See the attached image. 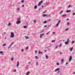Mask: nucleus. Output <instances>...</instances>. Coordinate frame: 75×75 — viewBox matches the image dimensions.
Instances as JSON below:
<instances>
[{
	"mask_svg": "<svg viewBox=\"0 0 75 75\" xmlns=\"http://www.w3.org/2000/svg\"><path fill=\"white\" fill-rule=\"evenodd\" d=\"M20 19L18 18L17 22H16V24H19L21 23V21H20Z\"/></svg>",
	"mask_w": 75,
	"mask_h": 75,
	"instance_id": "1",
	"label": "nucleus"
},
{
	"mask_svg": "<svg viewBox=\"0 0 75 75\" xmlns=\"http://www.w3.org/2000/svg\"><path fill=\"white\" fill-rule=\"evenodd\" d=\"M14 37V34L13 32H12L11 33V38H13Z\"/></svg>",
	"mask_w": 75,
	"mask_h": 75,
	"instance_id": "2",
	"label": "nucleus"
},
{
	"mask_svg": "<svg viewBox=\"0 0 75 75\" xmlns=\"http://www.w3.org/2000/svg\"><path fill=\"white\" fill-rule=\"evenodd\" d=\"M72 57L71 56H70L69 58V62H70L72 60Z\"/></svg>",
	"mask_w": 75,
	"mask_h": 75,
	"instance_id": "3",
	"label": "nucleus"
},
{
	"mask_svg": "<svg viewBox=\"0 0 75 75\" xmlns=\"http://www.w3.org/2000/svg\"><path fill=\"white\" fill-rule=\"evenodd\" d=\"M43 2V1L42 0L38 4V6H40L41 4Z\"/></svg>",
	"mask_w": 75,
	"mask_h": 75,
	"instance_id": "4",
	"label": "nucleus"
},
{
	"mask_svg": "<svg viewBox=\"0 0 75 75\" xmlns=\"http://www.w3.org/2000/svg\"><path fill=\"white\" fill-rule=\"evenodd\" d=\"M71 10H67L66 12V13H71Z\"/></svg>",
	"mask_w": 75,
	"mask_h": 75,
	"instance_id": "5",
	"label": "nucleus"
},
{
	"mask_svg": "<svg viewBox=\"0 0 75 75\" xmlns=\"http://www.w3.org/2000/svg\"><path fill=\"white\" fill-rule=\"evenodd\" d=\"M17 64L16 65V67H17V68H18V66L19 65V62L18 61L17 62Z\"/></svg>",
	"mask_w": 75,
	"mask_h": 75,
	"instance_id": "6",
	"label": "nucleus"
},
{
	"mask_svg": "<svg viewBox=\"0 0 75 75\" xmlns=\"http://www.w3.org/2000/svg\"><path fill=\"white\" fill-rule=\"evenodd\" d=\"M68 43H69V42L67 41L66 42H64L65 44H66V45H67V44H68Z\"/></svg>",
	"mask_w": 75,
	"mask_h": 75,
	"instance_id": "7",
	"label": "nucleus"
},
{
	"mask_svg": "<svg viewBox=\"0 0 75 75\" xmlns=\"http://www.w3.org/2000/svg\"><path fill=\"white\" fill-rule=\"evenodd\" d=\"M59 68H57L55 70V72H57V71H59Z\"/></svg>",
	"mask_w": 75,
	"mask_h": 75,
	"instance_id": "8",
	"label": "nucleus"
},
{
	"mask_svg": "<svg viewBox=\"0 0 75 75\" xmlns=\"http://www.w3.org/2000/svg\"><path fill=\"white\" fill-rule=\"evenodd\" d=\"M64 64V59H62L61 64Z\"/></svg>",
	"mask_w": 75,
	"mask_h": 75,
	"instance_id": "9",
	"label": "nucleus"
},
{
	"mask_svg": "<svg viewBox=\"0 0 75 75\" xmlns=\"http://www.w3.org/2000/svg\"><path fill=\"white\" fill-rule=\"evenodd\" d=\"M42 35H44V34H42L40 35V38H42Z\"/></svg>",
	"mask_w": 75,
	"mask_h": 75,
	"instance_id": "10",
	"label": "nucleus"
},
{
	"mask_svg": "<svg viewBox=\"0 0 75 75\" xmlns=\"http://www.w3.org/2000/svg\"><path fill=\"white\" fill-rule=\"evenodd\" d=\"M25 38H26V39H29V37H28V36H25Z\"/></svg>",
	"mask_w": 75,
	"mask_h": 75,
	"instance_id": "11",
	"label": "nucleus"
},
{
	"mask_svg": "<svg viewBox=\"0 0 75 75\" xmlns=\"http://www.w3.org/2000/svg\"><path fill=\"white\" fill-rule=\"evenodd\" d=\"M38 54H42V52H41L40 51H39V53H38Z\"/></svg>",
	"mask_w": 75,
	"mask_h": 75,
	"instance_id": "12",
	"label": "nucleus"
},
{
	"mask_svg": "<svg viewBox=\"0 0 75 75\" xmlns=\"http://www.w3.org/2000/svg\"><path fill=\"white\" fill-rule=\"evenodd\" d=\"M70 51H72V50H73V47H72L71 48H70Z\"/></svg>",
	"mask_w": 75,
	"mask_h": 75,
	"instance_id": "13",
	"label": "nucleus"
},
{
	"mask_svg": "<svg viewBox=\"0 0 75 75\" xmlns=\"http://www.w3.org/2000/svg\"><path fill=\"white\" fill-rule=\"evenodd\" d=\"M47 21H44V22L43 23V24H45L46 23H47Z\"/></svg>",
	"mask_w": 75,
	"mask_h": 75,
	"instance_id": "14",
	"label": "nucleus"
},
{
	"mask_svg": "<svg viewBox=\"0 0 75 75\" xmlns=\"http://www.w3.org/2000/svg\"><path fill=\"white\" fill-rule=\"evenodd\" d=\"M66 16V14H64L62 15V17H65Z\"/></svg>",
	"mask_w": 75,
	"mask_h": 75,
	"instance_id": "15",
	"label": "nucleus"
},
{
	"mask_svg": "<svg viewBox=\"0 0 75 75\" xmlns=\"http://www.w3.org/2000/svg\"><path fill=\"white\" fill-rule=\"evenodd\" d=\"M20 8H17V11H19V10H20Z\"/></svg>",
	"mask_w": 75,
	"mask_h": 75,
	"instance_id": "16",
	"label": "nucleus"
},
{
	"mask_svg": "<svg viewBox=\"0 0 75 75\" xmlns=\"http://www.w3.org/2000/svg\"><path fill=\"white\" fill-rule=\"evenodd\" d=\"M35 9H36L37 8V6L36 5L34 7Z\"/></svg>",
	"mask_w": 75,
	"mask_h": 75,
	"instance_id": "17",
	"label": "nucleus"
},
{
	"mask_svg": "<svg viewBox=\"0 0 75 75\" xmlns=\"http://www.w3.org/2000/svg\"><path fill=\"white\" fill-rule=\"evenodd\" d=\"M29 73H30V71H28L27 72V74H26V75H29Z\"/></svg>",
	"mask_w": 75,
	"mask_h": 75,
	"instance_id": "18",
	"label": "nucleus"
},
{
	"mask_svg": "<svg viewBox=\"0 0 75 75\" xmlns=\"http://www.w3.org/2000/svg\"><path fill=\"white\" fill-rule=\"evenodd\" d=\"M10 25H11V23H9L8 25V26H10Z\"/></svg>",
	"mask_w": 75,
	"mask_h": 75,
	"instance_id": "19",
	"label": "nucleus"
},
{
	"mask_svg": "<svg viewBox=\"0 0 75 75\" xmlns=\"http://www.w3.org/2000/svg\"><path fill=\"white\" fill-rule=\"evenodd\" d=\"M63 12V11H62L60 12L59 14L60 15L61 14H62V13Z\"/></svg>",
	"mask_w": 75,
	"mask_h": 75,
	"instance_id": "20",
	"label": "nucleus"
},
{
	"mask_svg": "<svg viewBox=\"0 0 75 75\" xmlns=\"http://www.w3.org/2000/svg\"><path fill=\"white\" fill-rule=\"evenodd\" d=\"M45 16H47V15H46V14H43V17H45Z\"/></svg>",
	"mask_w": 75,
	"mask_h": 75,
	"instance_id": "21",
	"label": "nucleus"
},
{
	"mask_svg": "<svg viewBox=\"0 0 75 75\" xmlns=\"http://www.w3.org/2000/svg\"><path fill=\"white\" fill-rule=\"evenodd\" d=\"M46 59H48V56L46 55Z\"/></svg>",
	"mask_w": 75,
	"mask_h": 75,
	"instance_id": "22",
	"label": "nucleus"
},
{
	"mask_svg": "<svg viewBox=\"0 0 75 75\" xmlns=\"http://www.w3.org/2000/svg\"><path fill=\"white\" fill-rule=\"evenodd\" d=\"M50 33V31H49L48 33H47V35H48V34H49V33Z\"/></svg>",
	"mask_w": 75,
	"mask_h": 75,
	"instance_id": "23",
	"label": "nucleus"
},
{
	"mask_svg": "<svg viewBox=\"0 0 75 75\" xmlns=\"http://www.w3.org/2000/svg\"><path fill=\"white\" fill-rule=\"evenodd\" d=\"M27 27V26H24L23 27V28H26Z\"/></svg>",
	"mask_w": 75,
	"mask_h": 75,
	"instance_id": "24",
	"label": "nucleus"
},
{
	"mask_svg": "<svg viewBox=\"0 0 75 75\" xmlns=\"http://www.w3.org/2000/svg\"><path fill=\"white\" fill-rule=\"evenodd\" d=\"M70 7H71V5H69L68 7L67 8H70Z\"/></svg>",
	"mask_w": 75,
	"mask_h": 75,
	"instance_id": "25",
	"label": "nucleus"
},
{
	"mask_svg": "<svg viewBox=\"0 0 75 75\" xmlns=\"http://www.w3.org/2000/svg\"><path fill=\"white\" fill-rule=\"evenodd\" d=\"M14 59V58H11V61H13V60Z\"/></svg>",
	"mask_w": 75,
	"mask_h": 75,
	"instance_id": "26",
	"label": "nucleus"
},
{
	"mask_svg": "<svg viewBox=\"0 0 75 75\" xmlns=\"http://www.w3.org/2000/svg\"><path fill=\"white\" fill-rule=\"evenodd\" d=\"M55 40H52V42H55Z\"/></svg>",
	"mask_w": 75,
	"mask_h": 75,
	"instance_id": "27",
	"label": "nucleus"
},
{
	"mask_svg": "<svg viewBox=\"0 0 75 75\" xmlns=\"http://www.w3.org/2000/svg\"><path fill=\"white\" fill-rule=\"evenodd\" d=\"M69 29V28H67L66 29H65V31H67V30H68Z\"/></svg>",
	"mask_w": 75,
	"mask_h": 75,
	"instance_id": "28",
	"label": "nucleus"
},
{
	"mask_svg": "<svg viewBox=\"0 0 75 75\" xmlns=\"http://www.w3.org/2000/svg\"><path fill=\"white\" fill-rule=\"evenodd\" d=\"M5 45H6V44H4L3 45V47H4V46H5Z\"/></svg>",
	"mask_w": 75,
	"mask_h": 75,
	"instance_id": "29",
	"label": "nucleus"
},
{
	"mask_svg": "<svg viewBox=\"0 0 75 75\" xmlns=\"http://www.w3.org/2000/svg\"><path fill=\"white\" fill-rule=\"evenodd\" d=\"M74 43V42L73 40H72V42H71V44H73Z\"/></svg>",
	"mask_w": 75,
	"mask_h": 75,
	"instance_id": "30",
	"label": "nucleus"
},
{
	"mask_svg": "<svg viewBox=\"0 0 75 75\" xmlns=\"http://www.w3.org/2000/svg\"><path fill=\"white\" fill-rule=\"evenodd\" d=\"M35 54H37V51L36 50L35 51Z\"/></svg>",
	"mask_w": 75,
	"mask_h": 75,
	"instance_id": "31",
	"label": "nucleus"
},
{
	"mask_svg": "<svg viewBox=\"0 0 75 75\" xmlns=\"http://www.w3.org/2000/svg\"><path fill=\"white\" fill-rule=\"evenodd\" d=\"M33 22L34 23H36V20H35L34 21H33Z\"/></svg>",
	"mask_w": 75,
	"mask_h": 75,
	"instance_id": "32",
	"label": "nucleus"
},
{
	"mask_svg": "<svg viewBox=\"0 0 75 75\" xmlns=\"http://www.w3.org/2000/svg\"><path fill=\"white\" fill-rule=\"evenodd\" d=\"M35 58H36V59H38V57H37V56H35Z\"/></svg>",
	"mask_w": 75,
	"mask_h": 75,
	"instance_id": "33",
	"label": "nucleus"
},
{
	"mask_svg": "<svg viewBox=\"0 0 75 75\" xmlns=\"http://www.w3.org/2000/svg\"><path fill=\"white\" fill-rule=\"evenodd\" d=\"M67 25H69V23H67Z\"/></svg>",
	"mask_w": 75,
	"mask_h": 75,
	"instance_id": "34",
	"label": "nucleus"
},
{
	"mask_svg": "<svg viewBox=\"0 0 75 75\" xmlns=\"http://www.w3.org/2000/svg\"><path fill=\"white\" fill-rule=\"evenodd\" d=\"M11 46L10 45V46H9V47H8V49L9 48H10V47H11Z\"/></svg>",
	"mask_w": 75,
	"mask_h": 75,
	"instance_id": "35",
	"label": "nucleus"
},
{
	"mask_svg": "<svg viewBox=\"0 0 75 75\" xmlns=\"http://www.w3.org/2000/svg\"><path fill=\"white\" fill-rule=\"evenodd\" d=\"M58 45H57L56 46V47H55V48L56 49H57V48H58Z\"/></svg>",
	"mask_w": 75,
	"mask_h": 75,
	"instance_id": "36",
	"label": "nucleus"
},
{
	"mask_svg": "<svg viewBox=\"0 0 75 75\" xmlns=\"http://www.w3.org/2000/svg\"><path fill=\"white\" fill-rule=\"evenodd\" d=\"M58 24H57L55 26V27H58Z\"/></svg>",
	"mask_w": 75,
	"mask_h": 75,
	"instance_id": "37",
	"label": "nucleus"
},
{
	"mask_svg": "<svg viewBox=\"0 0 75 75\" xmlns=\"http://www.w3.org/2000/svg\"><path fill=\"white\" fill-rule=\"evenodd\" d=\"M21 3H23V2H24V0H22L21 1Z\"/></svg>",
	"mask_w": 75,
	"mask_h": 75,
	"instance_id": "38",
	"label": "nucleus"
},
{
	"mask_svg": "<svg viewBox=\"0 0 75 75\" xmlns=\"http://www.w3.org/2000/svg\"><path fill=\"white\" fill-rule=\"evenodd\" d=\"M46 12H47V11H45L43 12V14H44V13H46Z\"/></svg>",
	"mask_w": 75,
	"mask_h": 75,
	"instance_id": "39",
	"label": "nucleus"
},
{
	"mask_svg": "<svg viewBox=\"0 0 75 75\" xmlns=\"http://www.w3.org/2000/svg\"><path fill=\"white\" fill-rule=\"evenodd\" d=\"M50 46H48V47H46V48H49V47H50Z\"/></svg>",
	"mask_w": 75,
	"mask_h": 75,
	"instance_id": "40",
	"label": "nucleus"
},
{
	"mask_svg": "<svg viewBox=\"0 0 75 75\" xmlns=\"http://www.w3.org/2000/svg\"><path fill=\"white\" fill-rule=\"evenodd\" d=\"M38 62H36V64L37 65H39V64H38Z\"/></svg>",
	"mask_w": 75,
	"mask_h": 75,
	"instance_id": "41",
	"label": "nucleus"
},
{
	"mask_svg": "<svg viewBox=\"0 0 75 75\" xmlns=\"http://www.w3.org/2000/svg\"><path fill=\"white\" fill-rule=\"evenodd\" d=\"M57 65H59V63H57Z\"/></svg>",
	"mask_w": 75,
	"mask_h": 75,
	"instance_id": "42",
	"label": "nucleus"
},
{
	"mask_svg": "<svg viewBox=\"0 0 75 75\" xmlns=\"http://www.w3.org/2000/svg\"><path fill=\"white\" fill-rule=\"evenodd\" d=\"M67 41L69 42V39H67Z\"/></svg>",
	"mask_w": 75,
	"mask_h": 75,
	"instance_id": "43",
	"label": "nucleus"
},
{
	"mask_svg": "<svg viewBox=\"0 0 75 75\" xmlns=\"http://www.w3.org/2000/svg\"><path fill=\"white\" fill-rule=\"evenodd\" d=\"M21 51H22V52H23V51H24V49H22L21 50Z\"/></svg>",
	"mask_w": 75,
	"mask_h": 75,
	"instance_id": "44",
	"label": "nucleus"
},
{
	"mask_svg": "<svg viewBox=\"0 0 75 75\" xmlns=\"http://www.w3.org/2000/svg\"><path fill=\"white\" fill-rule=\"evenodd\" d=\"M0 54H3V52L1 51L0 52Z\"/></svg>",
	"mask_w": 75,
	"mask_h": 75,
	"instance_id": "45",
	"label": "nucleus"
},
{
	"mask_svg": "<svg viewBox=\"0 0 75 75\" xmlns=\"http://www.w3.org/2000/svg\"><path fill=\"white\" fill-rule=\"evenodd\" d=\"M26 49V50H28V47H27Z\"/></svg>",
	"mask_w": 75,
	"mask_h": 75,
	"instance_id": "46",
	"label": "nucleus"
},
{
	"mask_svg": "<svg viewBox=\"0 0 75 75\" xmlns=\"http://www.w3.org/2000/svg\"><path fill=\"white\" fill-rule=\"evenodd\" d=\"M14 72H16V70L14 69Z\"/></svg>",
	"mask_w": 75,
	"mask_h": 75,
	"instance_id": "47",
	"label": "nucleus"
},
{
	"mask_svg": "<svg viewBox=\"0 0 75 75\" xmlns=\"http://www.w3.org/2000/svg\"><path fill=\"white\" fill-rule=\"evenodd\" d=\"M13 44V42H12L11 44V45H12V44Z\"/></svg>",
	"mask_w": 75,
	"mask_h": 75,
	"instance_id": "48",
	"label": "nucleus"
},
{
	"mask_svg": "<svg viewBox=\"0 0 75 75\" xmlns=\"http://www.w3.org/2000/svg\"><path fill=\"white\" fill-rule=\"evenodd\" d=\"M61 44H60V45H59V47H61Z\"/></svg>",
	"mask_w": 75,
	"mask_h": 75,
	"instance_id": "49",
	"label": "nucleus"
},
{
	"mask_svg": "<svg viewBox=\"0 0 75 75\" xmlns=\"http://www.w3.org/2000/svg\"><path fill=\"white\" fill-rule=\"evenodd\" d=\"M73 15H75V13H74L73 14Z\"/></svg>",
	"mask_w": 75,
	"mask_h": 75,
	"instance_id": "50",
	"label": "nucleus"
},
{
	"mask_svg": "<svg viewBox=\"0 0 75 75\" xmlns=\"http://www.w3.org/2000/svg\"><path fill=\"white\" fill-rule=\"evenodd\" d=\"M50 48H48V51H50Z\"/></svg>",
	"mask_w": 75,
	"mask_h": 75,
	"instance_id": "51",
	"label": "nucleus"
},
{
	"mask_svg": "<svg viewBox=\"0 0 75 75\" xmlns=\"http://www.w3.org/2000/svg\"><path fill=\"white\" fill-rule=\"evenodd\" d=\"M60 22H61V21L60 20L59 21H58V22L59 23H60Z\"/></svg>",
	"mask_w": 75,
	"mask_h": 75,
	"instance_id": "52",
	"label": "nucleus"
},
{
	"mask_svg": "<svg viewBox=\"0 0 75 75\" xmlns=\"http://www.w3.org/2000/svg\"><path fill=\"white\" fill-rule=\"evenodd\" d=\"M47 26L46 25H45L44 26V27H47Z\"/></svg>",
	"mask_w": 75,
	"mask_h": 75,
	"instance_id": "53",
	"label": "nucleus"
},
{
	"mask_svg": "<svg viewBox=\"0 0 75 75\" xmlns=\"http://www.w3.org/2000/svg\"><path fill=\"white\" fill-rule=\"evenodd\" d=\"M24 7V5H22V7Z\"/></svg>",
	"mask_w": 75,
	"mask_h": 75,
	"instance_id": "54",
	"label": "nucleus"
},
{
	"mask_svg": "<svg viewBox=\"0 0 75 75\" xmlns=\"http://www.w3.org/2000/svg\"><path fill=\"white\" fill-rule=\"evenodd\" d=\"M46 4H49V3H48V2H47V3H46Z\"/></svg>",
	"mask_w": 75,
	"mask_h": 75,
	"instance_id": "55",
	"label": "nucleus"
},
{
	"mask_svg": "<svg viewBox=\"0 0 75 75\" xmlns=\"http://www.w3.org/2000/svg\"><path fill=\"white\" fill-rule=\"evenodd\" d=\"M44 6H42V8H44Z\"/></svg>",
	"mask_w": 75,
	"mask_h": 75,
	"instance_id": "56",
	"label": "nucleus"
},
{
	"mask_svg": "<svg viewBox=\"0 0 75 75\" xmlns=\"http://www.w3.org/2000/svg\"><path fill=\"white\" fill-rule=\"evenodd\" d=\"M62 54V52H60V54Z\"/></svg>",
	"mask_w": 75,
	"mask_h": 75,
	"instance_id": "57",
	"label": "nucleus"
},
{
	"mask_svg": "<svg viewBox=\"0 0 75 75\" xmlns=\"http://www.w3.org/2000/svg\"><path fill=\"white\" fill-rule=\"evenodd\" d=\"M67 21H68V20H69V19H67Z\"/></svg>",
	"mask_w": 75,
	"mask_h": 75,
	"instance_id": "58",
	"label": "nucleus"
},
{
	"mask_svg": "<svg viewBox=\"0 0 75 75\" xmlns=\"http://www.w3.org/2000/svg\"><path fill=\"white\" fill-rule=\"evenodd\" d=\"M5 40H6V37H5Z\"/></svg>",
	"mask_w": 75,
	"mask_h": 75,
	"instance_id": "59",
	"label": "nucleus"
},
{
	"mask_svg": "<svg viewBox=\"0 0 75 75\" xmlns=\"http://www.w3.org/2000/svg\"><path fill=\"white\" fill-rule=\"evenodd\" d=\"M53 34H55V32H53Z\"/></svg>",
	"mask_w": 75,
	"mask_h": 75,
	"instance_id": "60",
	"label": "nucleus"
},
{
	"mask_svg": "<svg viewBox=\"0 0 75 75\" xmlns=\"http://www.w3.org/2000/svg\"><path fill=\"white\" fill-rule=\"evenodd\" d=\"M59 22H58L57 24L59 25Z\"/></svg>",
	"mask_w": 75,
	"mask_h": 75,
	"instance_id": "61",
	"label": "nucleus"
},
{
	"mask_svg": "<svg viewBox=\"0 0 75 75\" xmlns=\"http://www.w3.org/2000/svg\"><path fill=\"white\" fill-rule=\"evenodd\" d=\"M28 64H30V62H29L28 63Z\"/></svg>",
	"mask_w": 75,
	"mask_h": 75,
	"instance_id": "62",
	"label": "nucleus"
},
{
	"mask_svg": "<svg viewBox=\"0 0 75 75\" xmlns=\"http://www.w3.org/2000/svg\"><path fill=\"white\" fill-rule=\"evenodd\" d=\"M67 64H68V62L66 63V65H67Z\"/></svg>",
	"mask_w": 75,
	"mask_h": 75,
	"instance_id": "63",
	"label": "nucleus"
},
{
	"mask_svg": "<svg viewBox=\"0 0 75 75\" xmlns=\"http://www.w3.org/2000/svg\"><path fill=\"white\" fill-rule=\"evenodd\" d=\"M73 74H75V72H73Z\"/></svg>",
	"mask_w": 75,
	"mask_h": 75,
	"instance_id": "64",
	"label": "nucleus"
}]
</instances>
